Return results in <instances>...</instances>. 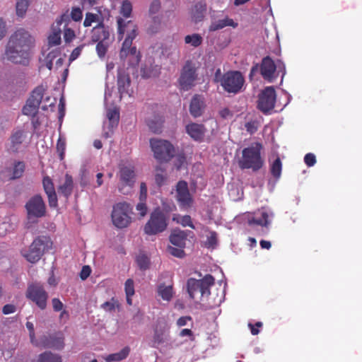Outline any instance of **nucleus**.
Returning <instances> with one entry per match:
<instances>
[{
	"instance_id": "f257e3e1",
	"label": "nucleus",
	"mask_w": 362,
	"mask_h": 362,
	"mask_svg": "<svg viewBox=\"0 0 362 362\" xmlns=\"http://www.w3.org/2000/svg\"><path fill=\"white\" fill-rule=\"evenodd\" d=\"M35 44V37L28 30L23 28H17L8 38L4 58L15 64H26Z\"/></svg>"
},
{
	"instance_id": "f03ea898",
	"label": "nucleus",
	"mask_w": 362,
	"mask_h": 362,
	"mask_svg": "<svg viewBox=\"0 0 362 362\" xmlns=\"http://www.w3.org/2000/svg\"><path fill=\"white\" fill-rule=\"evenodd\" d=\"M117 23L118 39L124 38L119 52V58L123 61L124 64L136 66L140 62L141 55L136 46L132 45V42L138 35V27L132 21L124 20L122 18H118Z\"/></svg>"
},
{
	"instance_id": "7ed1b4c3",
	"label": "nucleus",
	"mask_w": 362,
	"mask_h": 362,
	"mask_svg": "<svg viewBox=\"0 0 362 362\" xmlns=\"http://www.w3.org/2000/svg\"><path fill=\"white\" fill-rule=\"evenodd\" d=\"M262 145L254 143L242 151V156L239 158L238 164L243 169H252L254 171L260 169L264 163L261 157Z\"/></svg>"
},
{
	"instance_id": "20e7f679",
	"label": "nucleus",
	"mask_w": 362,
	"mask_h": 362,
	"mask_svg": "<svg viewBox=\"0 0 362 362\" xmlns=\"http://www.w3.org/2000/svg\"><path fill=\"white\" fill-rule=\"evenodd\" d=\"M119 171L117 176L119 178L118 190L123 194L131 192L136 182L134 166L129 160H122L118 165Z\"/></svg>"
},
{
	"instance_id": "39448f33",
	"label": "nucleus",
	"mask_w": 362,
	"mask_h": 362,
	"mask_svg": "<svg viewBox=\"0 0 362 362\" xmlns=\"http://www.w3.org/2000/svg\"><path fill=\"white\" fill-rule=\"evenodd\" d=\"M214 282V279L211 275H206L200 280L189 279L187 281V291L190 298L195 300H202L204 296L209 295V287Z\"/></svg>"
},
{
	"instance_id": "423d86ee",
	"label": "nucleus",
	"mask_w": 362,
	"mask_h": 362,
	"mask_svg": "<svg viewBox=\"0 0 362 362\" xmlns=\"http://www.w3.org/2000/svg\"><path fill=\"white\" fill-rule=\"evenodd\" d=\"M51 245L52 242L48 237H39L34 240L28 250L23 252V255L30 263H35L40 259L44 252L51 247Z\"/></svg>"
},
{
	"instance_id": "0eeeda50",
	"label": "nucleus",
	"mask_w": 362,
	"mask_h": 362,
	"mask_svg": "<svg viewBox=\"0 0 362 362\" xmlns=\"http://www.w3.org/2000/svg\"><path fill=\"white\" fill-rule=\"evenodd\" d=\"M27 218L30 223H36L37 219L44 216L46 206L42 197L35 194L30 197L25 205Z\"/></svg>"
},
{
	"instance_id": "6e6552de",
	"label": "nucleus",
	"mask_w": 362,
	"mask_h": 362,
	"mask_svg": "<svg viewBox=\"0 0 362 362\" xmlns=\"http://www.w3.org/2000/svg\"><path fill=\"white\" fill-rule=\"evenodd\" d=\"M132 207L126 202L116 204L112 211V221L113 224L119 228L127 227L132 221L130 213Z\"/></svg>"
},
{
	"instance_id": "1a4fd4ad",
	"label": "nucleus",
	"mask_w": 362,
	"mask_h": 362,
	"mask_svg": "<svg viewBox=\"0 0 362 362\" xmlns=\"http://www.w3.org/2000/svg\"><path fill=\"white\" fill-rule=\"evenodd\" d=\"M166 227L167 218L165 214L159 209H156L151 213L144 230L148 235H156L165 230Z\"/></svg>"
},
{
	"instance_id": "9d476101",
	"label": "nucleus",
	"mask_w": 362,
	"mask_h": 362,
	"mask_svg": "<svg viewBox=\"0 0 362 362\" xmlns=\"http://www.w3.org/2000/svg\"><path fill=\"white\" fill-rule=\"evenodd\" d=\"M150 144L154 156L157 160L167 161L174 156V147L168 141L151 139Z\"/></svg>"
},
{
	"instance_id": "9b49d317",
	"label": "nucleus",
	"mask_w": 362,
	"mask_h": 362,
	"mask_svg": "<svg viewBox=\"0 0 362 362\" xmlns=\"http://www.w3.org/2000/svg\"><path fill=\"white\" fill-rule=\"evenodd\" d=\"M274 216V212L269 208H262L253 216L248 218L247 223L251 227L259 226L262 233H267Z\"/></svg>"
},
{
	"instance_id": "f8f14e48",
	"label": "nucleus",
	"mask_w": 362,
	"mask_h": 362,
	"mask_svg": "<svg viewBox=\"0 0 362 362\" xmlns=\"http://www.w3.org/2000/svg\"><path fill=\"white\" fill-rule=\"evenodd\" d=\"M26 297L35 303L40 309L45 310L47 308L49 296L42 285L38 283L29 285Z\"/></svg>"
},
{
	"instance_id": "ddd939ff",
	"label": "nucleus",
	"mask_w": 362,
	"mask_h": 362,
	"mask_svg": "<svg viewBox=\"0 0 362 362\" xmlns=\"http://www.w3.org/2000/svg\"><path fill=\"white\" fill-rule=\"evenodd\" d=\"M244 81V78L240 72L229 71L223 76L221 84L226 91L237 93L241 90Z\"/></svg>"
},
{
	"instance_id": "4468645a",
	"label": "nucleus",
	"mask_w": 362,
	"mask_h": 362,
	"mask_svg": "<svg viewBox=\"0 0 362 362\" xmlns=\"http://www.w3.org/2000/svg\"><path fill=\"white\" fill-rule=\"evenodd\" d=\"M44 90L42 86H38L32 92L26 104L23 107L22 112L23 115L30 117L35 116L38 111L40 103L42 100Z\"/></svg>"
},
{
	"instance_id": "2eb2a0df",
	"label": "nucleus",
	"mask_w": 362,
	"mask_h": 362,
	"mask_svg": "<svg viewBox=\"0 0 362 362\" xmlns=\"http://www.w3.org/2000/svg\"><path fill=\"white\" fill-rule=\"evenodd\" d=\"M156 52L160 59L168 61L170 64H176L179 61L180 50L173 42L160 44Z\"/></svg>"
},
{
	"instance_id": "dca6fc26",
	"label": "nucleus",
	"mask_w": 362,
	"mask_h": 362,
	"mask_svg": "<svg viewBox=\"0 0 362 362\" xmlns=\"http://www.w3.org/2000/svg\"><path fill=\"white\" fill-rule=\"evenodd\" d=\"M26 328L29 331L30 342L35 346L53 347L57 349L63 348L64 341L62 337H58L56 340L49 341L46 336H43L40 340L35 338L34 325L30 322H26Z\"/></svg>"
},
{
	"instance_id": "f3484780",
	"label": "nucleus",
	"mask_w": 362,
	"mask_h": 362,
	"mask_svg": "<svg viewBox=\"0 0 362 362\" xmlns=\"http://www.w3.org/2000/svg\"><path fill=\"white\" fill-rule=\"evenodd\" d=\"M275 101V90L272 86H268L259 95L258 107L264 113H267L274 108Z\"/></svg>"
},
{
	"instance_id": "a211bd4d",
	"label": "nucleus",
	"mask_w": 362,
	"mask_h": 362,
	"mask_svg": "<svg viewBox=\"0 0 362 362\" xmlns=\"http://www.w3.org/2000/svg\"><path fill=\"white\" fill-rule=\"evenodd\" d=\"M59 26L63 32L64 40L66 43H70L76 37L75 23L69 19L68 13H64L57 18Z\"/></svg>"
},
{
	"instance_id": "6ab92c4d",
	"label": "nucleus",
	"mask_w": 362,
	"mask_h": 362,
	"mask_svg": "<svg viewBox=\"0 0 362 362\" xmlns=\"http://www.w3.org/2000/svg\"><path fill=\"white\" fill-rule=\"evenodd\" d=\"M194 67L189 63H187L181 72L179 83L183 90H189L193 86L196 79Z\"/></svg>"
},
{
	"instance_id": "aec40b11",
	"label": "nucleus",
	"mask_w": 362,
	"mask_h": 362,
	"mask_svg": "<svg viewBox=\"0 0 362 362\" xmlns=\"http://www.w3.org/2000/svg\"><path fill=\"white\" fill-rule=\"evenodd\" d=\"M176 199L180 206L182 208H188L191 206L192 199L188 189L187 183L180 181L176 186Z\"/></svg>"
},
{
	"instance_id": "412c9836",
	"label": "nucleus",
	"mask_w": 362,
	"mask_h": 362,
	"mask_svg": "<svg viewBox=\"0 0 362 362\" xmlns=\"http://www.w3.org/2000/svg\"><path fill=\"white\" fill-rule=\"evenodd\" d=\"M276 63L269 57L263 58L260 67V72L262 77L269 82H273L276 78Z\"/></svg>"
},
{
	"instance_id": "4be33fe9",
	"label": "nucleus",
	"mask_w": 362,
	"mask_h": 362,
	"mask_svg": "<svg viewBox=\"0 0 362 362\" xmlns=\"http://www.w3.org/2000/svg\"><path fill=\"white\" fill-rule=\"evenodd\" d=\"M26 137V133L21 129L13 132L7 142L6 150L10 153L17 152Z\"/></svg>"
},
{
	"instance_id": "5701e85b",
	"label": "nucleus",
	"mask_w": 362,
	"mask_h": 362,
	"mask_svg": "<svg viewBox=\"0 0 362 362\" xmlns=\"http://www.w3.org/2000/svg\"><path fill=\"white\" fill-rule=\"evenodd\" d=\"M107 123H104V133L103 135L106 138L111 136L113 129L116 127L119 122V112L117 109H109L107 111Z\"/></svg>"
},
{
	"instance_id": "b1692460",
	"label": "nucleus",
	"mask_w": 362,
	"mask_h": 362,
	"mask_svg": "<svg viewBox=\"0 0 362 362\" xmlns=\"http://www.w3.org/2000/svg\"><path fill=\"white\" fill-rule=\"evenodd\" d=\"M48 45L49 48L58 46L62 42V28L57 18L53 23L51 27L50 33L47 37Z\"/></svg>"
},
{
	"instance_id": "393cba45",
	"label": "nucleus",
	"mask_w": 362,
	"mask_h": 362,
	"mask_svg": "<svg viewBox=\"0 0 362 362\" xmlns=\"http://www.w3.org/2000/svg\"><path fill=\"white\" fill-rule=\"evenodd\" d=\"M238 23H235L232 18L228 16H222L217 20H213L209 27L210 32H214L218 30L224 28L225 27L230 26L233 28L238 27Z\"/></svg>"
},
{
	"instance_id": "a878e982",
	"label": "nucleus",
	"mask_w": 362,
	"mask_h": 362,
	"mask_svg": "<svg viewBox=\"0 0 362 362\" xmlns=\"http://www.w3.org/2000/svg\"><path fill=\"white\" fill-rule=\"evenodd\" d=\"M42 185L47 195L49 206L55 207L57 205V197L52 180L49 177H44Z\"/></svg>"
},
{
	"instance_id": "bb28decb",
	"label": "nucleus",
	"mask_w": 362,
	"mask_h": 362,
	"mask_svg": "<svg viewBox=\"0 0 362 362\" xmlns=\"http://www.w3.org/2000/svg\"><path fill=\"white\" fill-rule=\"evenodd\" d=\"M91 40L93 42H102L110 40L109 29L103 24L96 25L91 31Z\"/></svg>"
},
{
	"instance_id": "cd10ccee",
	"label": "nucleus",
	"mask_w": 362,
	"mask_h": 362,
	"mask_svg": "<svg viewBox=\"0 0 362 362\" xmlns=\"http://www.w3.org/2000/svg\"><path fill=\"white\" fill-rule=\"evenodd\" d=\"M73 187L74 182L72 177L68 174H66L65 176L59 182L57 187L58 192L67 198L71 194Z\"/></svg>"
},
{
	"instance_id": "c85d7f7f",
	"label": "nucleus",
	"mask_w": 362,
	"mask_h": 362,
	"mask_svg": "<svg viewBox=\"0 0 362 362\" xmlns=\"http://www.w3.org/2000/svg\"><path fill=\"white\" fill-rule=\"evenodd\" d=\"M204 109V100L202 95H194L191 101L189 111L191 115L197 117L202 115Z\"/></svg>"
},
{
	"instance_id": "c756f323",
	"label": "nucleus",
	"mask_w": 362,
	"mask_h": 362,
	"mask_svg": "<svg viewBox=\"0 0 362 362\" xmlns=\"http://www.w3.org/2000/svg\"><path fill=\"white\" fill-rule=\"evenodd\" d=\"M186 132L193 139L201 141L204 136L206 130L202 124L191 123L186 126Z\"/></svg>"
},
{
	"instance_id": "7c9ffc66",
	"label": "nucleus",
	"mask_w": 362,
	"mask_h": 362,
	"mask_svg": "<svg viewBox=\"0 0 362 362\" xmlns=\"http://www.w3.org/2000/svg\"><path fill=\"white\" fill-rule=\"evenodd\" d=\"M130 85V79L124 71L119 70L117 76L118 91L122 97L124 93L129 94V87Z\"/></svg>"
},
{
	"instance_id": "2f4dec72",
	"label": "nucleus",
	"mask_w": 362,
	"mask_h": 362,
	"mask_svg": "<svg viewBox=\"0 0 362 362\" xmlns=\"http://www.w3.org/2000/svg\"><path fill=\"white\" fill-rule=\"evenodd\" d=\"M187 235V231L175 229L170 237V240L173 245L183 247L185 245Z\"/></svg>"
},
{
	"instance_id": "473e14b6",
	"label": "nucleus",
	"mask_w": 362,
	"mask_h": 362,
	"mask_svg": "<svg viewBox=\"0 0 362 362\" xmlns=\"http://www.w3.org/2000/svg\"><path fill=\"white\" fill-rule=\"evenodd\" d=\"M156 293L158 297L167 302L170 301L174 295L173 286L165 285V284L158 285Z\"/></svg>"
},
{
	"instance_id": "72a5a7b5",
	"label": "nucleus",
	"mask_w": 362,
	"mask_h": 362,
	"mask_svg": "<svg viewBox=\"0 0 362 362\" xmlns=\"http://www.w3.org/2000/svg\"><path fill=\"white\" fill-rule=\"evenodd\" d=\"M206 5L202 2H199L194 5L191 11V18L194 23H199L202 21L206 13Z\"/></svg>"
},
{
	"instance_id": "f704fd0d",
	"label": "nucleus",
	"mask_w": 362,
	"mask_h": 362,
	"mask_svg": "<svg viewBox=\"0 0 362 362\" xmlns=\"http://www.w3.org/2000/svg\"><path fill=\"white\" fill-rule=\"evenodd\" d=\"M160 68L158 65L150 64L149 65L145 64L141 67V74L144 78L156 77L159 75Z\"/></svg>"
},
{
	"instance_id": "c9c22d12",
	"label": "nucleus",
	"mask_w": 362,
	"mask_h": 362,
	"mask_svg": "<svg viewBox=\"0 0 362 362\" xmlns=\"http://www.w3.org/2000/svg\"><path fill=\"white\" fill-rule=\"evenodd\" d=\"M103 20L104 18L102 16L100 10L99 11V13L88 12L86 13V17L83 21V26L90 27L93 23H97V25H100L103 23Z\"/></svg>"
},
{
	"instance_id": "e433bc0d",
	"label": "nucleus",
	"mask_w": 362,
	"mask_h": 362,
	"mask_svg": "<svg viewBox=\"0 0 362 362\" xmlns=\"http://www.w3.org/2000/svg\"><path fill=\"white\" fill-rule=\"evenodd\" d=\"M129 352L130 348L129 346H125L119 352L109 354L105 358V359L107 362L120 361L125 359L129 356Z\"/></svg>"
},
{
	"instance_id": "4c0bfd02",
	"label": "nucleus",
	"mask_w": 362,
	"mask_h": 362,
	"mask_svg": "<svg viewBox=\"0 0 362 362\" xmlns=\"http://www.w3.org/2000/svg\"><path fill=\"white\" fill-rule=\"evenodd\" d=\"M22 83L21 78L16 75H11L6 78L4 81V86L8 90H15Z\"/></svg>"
},
{
	"instance_id": "58836bf2",
	"label": "nucleus",
	"mask_w": 362,
	"mask_h": 362,
	"mask_svg": "<svg viewBox=\"0 0 362 362\" xmlns=\"http://www.w3.org/2000/svg\"><path fill=\"white\" fill-rule=\"evenodd\" d=\"M61 51L59 48H54L50 50L44 59V63L46 67L51 70L54 67V62L57 58V57L60 54Z\"/></svg>"
},
{
	"instance_id": "ea45409f",
	"label": "nucleus",
	"mask_w": 362,
	"mask_h": 362,
	"mask_svg": "<svg viewBox=\"0 0 362 362\" xmlns=\"http://www.w3.org/2000/svg\"><path fill=\"white\" fill-rule=\"evenodd\" d=\"M185 43L194 47H199L203 42V38L198 33L187 35L184 39Z\"/></svg>"
},
{
	"instance_id": "a19ab883",
	"label": "nucleus",
	"mask_w": 362,
	"mask_h": 362,
	"mask_svg": "<svg viewBox=\"0 0 362 362\" xmlns=\"http://www.w3.org/2000/svg\"><path fill=\"white\" fill-rule=\"evenodd\" d=\"M37 362H62V359L59 355L46 351L39 356Z\"/></svg>"
},
{
	"instance_id": "79ce46f5",
	"label": "nucleus",
	"mask_w": 362,
	"mask_h": 362,
	"mask_svg": "<svg viewBox=\"0 0 362 362\" xmlns=\"http://www.w3.org/2000/svg\"><path fill=\"white\" fill-rule=\"evenodd\" d=\"M29 6V0H17L16 13L18 17L23 18Z\"/></svg>"
},
{
	"instance_id": "37998d69",
	"label": "nucleus",
	"mask_w": 362,
	"mask_h": 362,
	"mask_svg": "<svg viewBox=\"0 0 362 362\" xmlns=\"http://www.w3.org/2000/svg\"><path fill=\"white\" fill-rule=\"evenodd\" d=\"M16 228V225L11 222V219L6 218L0 223V236H5L8 233L11 232Z\"/></svg>"
},
{
	"instance_id": "c03bdc74",
	"label": "nucleus",
	"mask_w": 362,
	"mask_h": 362,
	"mask_svg": "<svg viewBox=\"0 0 362 362\" xmlns=\"http://www.w3.org/2000/svg\"><path fill=\"white\" fill-rule=\"evenodd\" d=\"M161 18L160 16H151V23L147 28L150 34H156L160 30Z\"/></svg>"
},
{
	"instance_id": "a18cd8bd",
	"label": "nucleus",
	"mask_w": 362,
	"mask_h": 362,
	"mask_svg": "<svg viewBox=\"0 0 362 362\" xmlns=\"http://www.w3.org/2000/svg\"><path fill=\"white\" fill-rule=\"evenodd\" d=\"M282 170V163L279 158H276L272 163L270 170L272 175L279 179L281 177Z\"/></svg>"
},
{
	"instance_id": "49530a36",
	"label": "nucleus",
	"mask_w": 362,
	"mask_h": 362,
	"mask_svg": "<svg viewBox=\"0 0 362 362\" xmlns=\"http://www.w3.org/2000/svg\"><path fill=\"white\" fill-rule=\"evenodd\" d=\"M110 43V40H105L102 42H98L96 45V52L100 59H104L107 51L108 49L109 45Z\"/></svg>"
},
{
	"instance_id": "de8ad7c7",
	"label": "nucleus",
	"mask_w": 362,
	"mask_h": 362,
	"mask_svg": "<svg viewBox=\"0 0 362 362\" xmlns=\"http://www.w3.org/2000/svg\"><path fill=\"white\" fill-rule=\"evenodd\" d=\"M25 170V165L23 162H16L12 168V173L11 174V179L19 178L22 176Z\"/></svg>"
},
{
	"instance_id": "09e8293b",
	"label": "nucleus",
	"mask_w": 362,
	"mask_h": 362,
	"mask_svg": "<svg viewBox=\"0 0 362 362\" xmlns=\"http://www.w3.org/2000/svg\"><path fill=\"white\" fill-rule=\"evenodd\" d=\"M68 15L69 16V19L73 23H75V25L76 23L81 22L83 18V11L79 7H73L70 14Z\"/></svg>"
},
{
	"instance_id": "8fccbe9b",
	"label": "nucleus",
	"mask_w": 362,
	"mask_h": 362,
	"mask_svg": "<svg viewBox=\"0 0 362 362\" xmlns=\"http://www.w3.org/2000/svg\"><path fill=\"white\" fill-rule=\"evenodd\" d=\"M163 121L161 117H156L155 119H148V126L149 129L154 133H158L160 132L162 127Z\"/></svg>"
},
{
	"instance_id": "3c124183",
	"label": "nucleus",
	"mask_w": 362,
	"mask_h": 362,
	"mask_svg": "<svg viewBox=\"0 0 362 362\" xmlns=\"http://www.w3.org/2000/svg\"><path fill=\"white\" fill-rule=\"evenodd\" d=\"M132 11V5L128 0H124L122 3L120 13L125 18H129Z\"/></svg>"
},
{
	"instance_id": "603ef678",
	"label": "nucleus",
	"mask_w": 362,
	"mask_h": 362,
	"mask_svg": "<svg viewBox=\"0 0 362 362\" xmlns=\"http://www.w3.org/2000/svg\"><path fill=\"white\" fill-rule=\"evenodd\" d=\"M173 221H176L177 223H180L183 226H189L192 228H194V226L192 222L191 217L189 216H177L173 217Z\"/></svg>"
},
{
	"instance_id": "864d4df0",
	"label": "nucleus",
	"mask_w": 362,
	"mask_h": 362,
	"mask_svg": "<svg viewBox=\"0 0 362 362\" xmlns=\"http://www.w3.org/2000/svg\"><path fill=\"white\" fill-rule=\"evenodd\" d=\"M136 262L141 269L146 270L149 266V259L145 254H139L136 257Z\"/></svg>"
},
{
	"instance_id": "5fc2aeb1",
	"label": "nucleus",
	"mask_w": 362,
	"mask_h": 362,
	"mask_svg": "<svg viewBox=\"0 0 362 362\" xmlns=\"http://www.w3.org/2000/svg\"><path fill=\"white\" fill-rule=\"evenodd\" d=\"M161 7V4L159 0H153L149 6L148 14L150 16H156Z\"/></svg>"
},
{
	"instance_id": "6e6d98bb",
	"label": "nucleus",
	"mask_w": 362,
	"mask_h": 362,
	"mask_svg": "<svg viewBox=\"0 0 362 362\" xmlns=\"http://www.w3.org/2000/svg\"><path fill=\"white\" fill-rule=\"evenodd\" d=\"M124 289L126 296H134V281L132 279H129L126 281L124 284Z\"/></svg>"
},
{
	"instance_id": "4d7b16f0",
	"label": "nucleus",
	"mask_w": 362,
	"mask_h": 362,
	"mask_svg": "<svg viewBox=\"0 0 362 362\" xmlns=\"http://www.w3.org/2000/svg\"><path fill=\"white\" fill-rule=\"evenodd\" d=\"M136 209L141 218L144 217L146 215L148 211L145 201H140V202L137 204Z\"/></svg>"
},
{
	"instance_id": "13d9d810",
	"label": "nucleus",
	"mask_w": 362,
	"mask_h": 362,
	"mask_svg": "<svg viewBox=\"0 0 362 362\" xmlns=\"http://www.w3.org/2000/svg\"><path fill=\"white\" fill-rule=\"evenodd\" d=\"M182 247L176 248L175 247H168V251L172 255L177 257H182L184 255V251L182 249Z\"/></svg>"
},
{
	"instance_id": "bf43d9fd",
	"label": "nucleus",
	"mask_w": 362,
	"mask_h": 362,
	"mask_svg": "<svg viewBox=\"0 0 362 362\" xmlns=\"http://www.w3.org/2000/svg\"><path fill=\"white\" fill-rule=\"evenodd\" d=\"M117 306L116 302L112 299L110 301H107L101 305V308L107 312L112 311L115 309Z\"/></svg>"
},
{
	"instance_id": "052dcab7",
	"label": "nucleus",
	"mask_w": 362,
	"mask_h": 362,
	"mask_svg": "<svg viewBox=\"0 0 362 362\" xmlns=\"http://www.w3.org/2000/svg\"><path fill=\"white\" fill-rule=\"evenodd\" d=\"M83 47L84 45H81L76 47L70 54L69 60L74 61L75 59H76L80 56Z\"/></svg>"
},
{
	"instance_id": "680f3d73",
	"label": "nucleus",
	"mask_w": 362,
	"mask_h": 362,
	"mask_svg": "<svg viewBox=\"0 0 362 362\" xmlns=\"http://www.w3.org/2000/svg\"><path fill=\"white\" fill-rule=\"evenodd\" d=\"M52 305L53 308V310L56 312H59L63 310L64 308V304L62 302L57 298H54L52 300Z\"/></svg>"
},
{
	"instance_id": "e2e57ef3",
	"label": "nucleus",
	"mask_w": 362,
	"mask_h": 362,
	"mask_svg": "<svg viewBox=\"0 0 362 362\" xmlns=\"http://www.w3.org/2000/svg\"><path fill=\"white\" fill-rule=\"evenodd\" d=\"M304 161L308 166H313L316 162L315 154L311 153H307L304 157Z\"/></svg>"
},
{
	"instance_id": "0e129e2a",
	"label": "nucleus",
	"mask_w": 362,
	"mask_h": 362,
	"mask_svg": "<svg viewBox=\"0 0 362 362\" xmlns=\"http://www.w3.org/2000/svg\"><path fill=\"white\" fill-rule=\"evenodd\" d=\"M65 141L64 139H62L61 137L58 139L57 144V151L59 153L61 158L63 157V154L65 150Z\"/></svg>"
},
{
	"instance_id": "69168bd1",
	"label": "nucleus",
	"mask_w": 362,
	"mask_h": 362,
	"mask_svg": "<svg viewBox=\"0 0 362 362\" xmlns=\"http://www.w3.org/2000/svg\"><path fill=\"white\" fill-rule=\"evenodd\" d=\"M16 311V305L13 304L5 305L2 308V312L4 315H9Z\"/></svg>"
},
{
	"instance_id": "338daca9",
	"label": "nucleus",
	"mask_w": 362,
	"mask_h": 362,
	"mask_svg": "<svg viewBox=\"0 0 362 362\" xmlns=\"http://www.w3.org/2000/svg\"><path fill=\"white\" fill-rule=\"evenodd\" d=\"M91 269L89 266H83L81 273H80V277L82 280L86 279L90 274Z\"/></svg>"
},
{
	"instance_id": "774afa93",
	"label": "nucleus",
	"mask_w": 362,
	"mask_h": 362,
	"mask_svg": "<svg viewBox=\"0 0 362 362\" xmlns=\"http://www.w3.org/2000/svg\"><path fill=\"white\" fill-rule=\"evenodd\" d=\"M147 195V187L144 182H141L140 185V201H146Z\"/></svg>"
}]
</instances>
